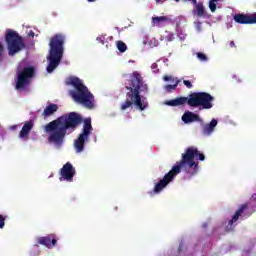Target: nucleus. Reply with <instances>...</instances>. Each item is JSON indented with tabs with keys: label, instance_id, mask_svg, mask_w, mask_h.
I'll use <instances>...</instances> for the list:
<instances>
[{
	"label": "nucleus",
	"instance_id": "cd10ccee",
	"mask_svg": "<svg viewBox=\"0 0 256 256\" xmlns=\"http://www.w3.org/2000/svg\"><path fill=\"white\" fill-rule=\"evenodd\" d=\"M163 81H169V83H175V81H179V80H177V78H174L173 76H164Z\"/></svg>",
	"mask_w": 256,
	"mask_h": 256
},
{
	"label": "nucleus",
	"instance_id": "9b49d317",
	"mask_svg": "<svg viewBox=\"0 0 256 256\" xmlns=\"http://www.w3.org/2000/svg\"><path fill=\"white\" fill-rule=\"evenodd\" d=\"M35 241L38 245L46 247V249H53L57 245V235L48 234L46 236L36 237Z\"/></svg>",
	"mask_w": 256,
	"mask_h": 256
},
{
	"label": "nucleus",
	"instance_id": "f8f14e48",
	"mask_svg": "<svg viewBox=\"0 0 256 256\" xmlns=\"http://www.w3.org/2000/svg\"><path fill=\"white\" fill-rule=\"evenodd\" d=\"M75 177V167L72 163L67 162L60 170V181L71 183Z\"/></svg>",
	"mask_w": 256,
	"mask_h": 256
},
{
	"label": "nucleus",
	"instance_id": "4be33fe9",
	"mask_svg": "<svg viewBox=\"0 0 256 256\" xmlns=\"http://www.w3.org/2000/svg\"><path fill=\"white\" fill-rule=\"evenodd\" d=\"M116 47L120 53H125V51H127V44L123 41H116Z\"/></svg>",
	"mask_w": 256,
	"mask_h": 256
},
{
	"label": "nucleus",
	"instance_id": "49530a36",
	"mask_svg": "<svg viewBox=\"0 0 256 256\" xmlns=\"http://www.w3.org/2000/svg\"><path fill=\"white\" fill-rule=\"evenodd\" d=\"M229 27H233V26L232 25H230V26L228 25V29H229Z\"/></svg>",
	"mask_w": 256,
	"mask_h": 256
},
{
	"label": "nucleus",
	"instance_id": "79ce46f5",
	"mask_svg": "<svg viewBox=\"0 0 256 256\" xmlns=\"http://www.w3.org/2000/svg\"><path fill=\"white\" fill-rule=\"evenodd\" d=\"M180 39L183 41L185 39V36H180Z\"/></svg>",
	"mask_w": 256,
	"mask_h": 256
},
{
	"label": "nucleus",
	"instance_id": "f257e3e1",
	"mask_svg": "<svg viewBox=\"0 0 256 256\" xmlns=\"http://www.w3.org/2000/svg\"><path fill=\"white\" fill-rule=\"evenodd\" d=\"M205 161V154H203L195 146H189L185 148L184 152L181 154V160L176 162L171 168V170L164 175L163 178L154 182V187L152 190L148 191L150 197H155V195H161L165 191L169 183H173V180L183 171L189 177H193L199 173V162Z\"/></svg>",
	"mask_w": 256,
	"mask_h": 256
},
{
	"label": "nucleus",
	"instance_id": "dca6fc26",
	"mask_svg": "<svg viewBox=\"0 0 256 256\" xmlns=\"http://www.w3.org/2000/svg\"><path fill=\"white\" fill-rule=\"evenodd\" d=\"M31 129H33V122H26L19 133V139L27 141V139H29Z\"/></svg>",
	"mask_w": 256,
	"mask_h": 256
},
{
	"label": "nucleus",
	"instance_id": "37998d69",
	"mask_svg": "<svg viewBox=\"0 0 256 256\" xmlns=\"http://www.w3.org/2000/svg\"><path fill=\"white\" fill-rule=\"evenodd\" d=\"M233 79H237V75H233Z\"/></svg>",
	"mask_w": 256,
	"mask_h": 256
},
{
	"label": "nucleus",
	"instance_id": "a19ab883",
	"mask_svg": "<svg viewBox=\"0 0 256 256\" xmlns=\"http://www.w3.org/2000/svg\"><path fill=\"white\" fill-rule=\"evenodd\" d=\"M188 1H192V3H197V0H188Z\"/></svg>",
	"mask_w": 256,
	"mask_h": 256
},
{
	"label": "nucleus",
	"instance_id": "b1692460",
	"mask_svg": "<svg viewBox=\"0 0 256 256\" xmlns=\"http://www.w3.org/2000/svg\"><path fill=\"white\" fill-rule=\"evenodd\" d=\"M194 19H195V21H194V27H195V29H196V31H197L198 33H201V32L203 31V27L201 26L202 23H201V21H199V18H194Z\"/></svg>",
	"mask_w": 256,
	"mask_h": 256
},
{
	"label": "nucleus",
	"instance_id": "f3484780",
	"mask_svg": "<svg viewBox=\"0 0 256 256\" xmlns=\"http://www.w3.org/2000/svg\"><path fill=\"white\" fill-rule=\"evenodd\" d=\"M58 110H59V106H57V104L50 103L45 107L43 111V116L51 117V115H53V113H57Z\"/></svg>",
	"mask_w": 256,
	"mask_h": 256
},
{
	"label": "nucleus",
	"instance_id": "2eb2a0df",
	"mask_svg": "<svg viewBox=\"0 0 256 256\" xmlns=\"http://www.w3.org/2000/svg\"><path fill=\"white\" fill-rule=\"evenodd\" d=\"M217 123V119H212L210 123L205 124L202 130L203 135H205V137H211V135H213V133L215 132Z\"/></svg>",
	"mask_w": 256,
	"mask_h": 256
},
{
	"label": "nucleus",
	"instance_id": "7ed1b4c3",
	"mask_svg": "<svg viewBox=\"0 0 256 256\" xmlns=\"http://www.w3.org/2000/svg\"><path fill=\"white\" fill-rule=\"evenodd\" d=\"M131 84L126 86L128 92L126 93V100L120 105L121 111L127 109H136V111H145L149 109V101L145 97L147 91V84L141 80V74L134 72L129 76Z\"/></svg>",
	"mask_w": 256,
	"mask_h": 256
},
{
	"label": "nucleus",
	"instance_id": "e433bc0d",
	"mask_svg": "<svg viewBox=\"0 0 256 256\" xmlns=\"http://www.w3.org/2000/svg\"><path fill=\"white\" fill-rule=\"evenodd\" d=\"M33 249H39V244H35V245L33 246Z\"/></svg>",
	"mask_w": 256,
	"mask_h": 256
},
{
	"label": "nucleus",
	"instance_id": "a18cd8bd",
	"mask_svg": "<svg viewBox=\"0 0 256 256\" xmlns=\"http://www.w3.org/2000/svg\"><path fill=\"white\" fill-rule=\"evenodd\" d=\"M176 1V3H179V0H175Z\"/></svg>",
	"mask_w": 256,
	"mask_h": 256
},
{
	"label": "nucleus",
	"instance_id": "72a5a7b5",
	"mask_svg": "<svg viewBox=\"0 0 256 256\" xmlns=\"http://www.w3.org/2000/svg\"><path fill=\"white\" fill-rule=\"evenodd\" d=\"M184 85H185L188 89H191V87H193V84H191V81H189V80H184Z\"/></svg>",
	"mask_w": 256,
	"mask_h": 256
},
{
	"label": "nucleus",
	"instance_id": "c03bdc74",
	"mask_svg": "<svg viewBox=\"0 0 256 256\" xmlns=\"http://www.w3.org/2000/svg\"><path fill=\"white\" fill-rule=\"evenodd\" d=\"M129 63H135L133 60H130Z\"/></svg>",
	"mask_w": 256,
	"mask_h": 256
},
{
	"label": "nucleus",
	"instance_id": "1a4fd4ad",
	"mask_svg": "<svg viewBox=\"0 0 256 256\" xmlns=\"http://www.w3.org/2000/svg\"><path fill=\"white\" fill-rule=\"evenodd\" d=\"M5 41L8 47V54L11 56L17 55L25 47L21 36L11 29L6 30Z\"/></svg>",
	"mask_w": 256,
	"mask_h": 256
},
{
	"label": "nucleus",
	"instance_id": "c9c22d12",
	"mask_svg": "<svg viewBox=\"0 0 256 256\" xmlns=\"http://www.w3.org/2000/svg\"><path fill=\"white\" fill-rule=\"evenodd\" d=\"M229 46H230V47H235V42L231 41V42L229 43Z\"/></svg>",
	"mask_w": 256,
	"mask_h": 256
},
{
	"label": "nucleus",
	"instance_id": "aec40b11",
	"mask_svg": "<svg viewBox=\"0 0 256 256\" xmlns=\"http://www.w3.org/2000/svg\"><path fill=\"white\" fill-rule=\"evenodd\" d=\"M143 45L153 48V47H157L159 45V41H157V39H155V38H149V37L145 36L143 38Z\"/></svg>",
	"mask_w": 256,
	"mask_h": 256
},
{
	"label": "nucleus",
	"instance_id": "473e14b6",
	"mask_svg": "<svg viewBox=\"0 0 256 256\" xmlns=\"http://www.w3.org/2000/svg\"><path fill=\"white\" fill-rule=\"evenodd\" d=\"M152 73H159V68L157 66V63H153L151 65Z\"/></svg>",
	"mask_w": 256,
	"mask_h": 256
},
{
	"label": "nucleus",
	"instance_id": "423d86ee",
	"mask_svg": "<svg viewBox=\"0 0 256 256\" xmlns=\"http://www.w3.org/2000/svg\"><path fill=\"white\" fill-rule=\"evenodd\" d=\"M64 43L65 35L62 34H57L50 40V50L47 56V73H53L56 67H59V63H61V59H63Z\"/></svg>",
	"mask_w": 256,
	"mask_h": 256
},
{
	"label": "nucleus",
	"instance_id": "4468645a",
	"mask_svg": "<svg viewBox=\"0 0 256 256\" xmlns=\"http://www.w3.org/2000/svg\"><path fill=\"white\" fill-rule=\"evenodd\" d=\"M182 121L185 124H189V123H203V118L199 117V115L191 112V111H187L182 115Z\"/></svg>",
	"mask_w": 256,
	"mask_h": 256
},
{
	"label": "nucleus",
	"instance_id": "ea45409f",
	"mask_svg": "<svg viewBox=\"0 0 256 256\" xmlns=\"http://www.w3.org/2000/svg\"><path fill=\"white\" fill-rule=\"evenodd\" d=\"M10 129H17V126H11Z\"/></svg>",
	"mask_w": 256,
	"mask_h": 256
},
{
	"label": "nucleus",
	"instance_id": "2f4dec72",
	"mask_svg": "<svg viewBox=\"0 0 256 256\" xmlns=\"http://www.w3.org/2000/svg\"><path fill=\"white\" fill-rule=\"evenodd\" d=\"M4 51H5V47L3 46V43L0 42V61L3 60Z\"/></svg>",
	"mask_w": 256,
	"mask_h": 256
},
{
	"label": "nucleus",
	"instance_id": "20e7f679",
	"mask_svg": "<svg viewBox=\"0 0 256 256\" xmlns=\"http://www.w3.org/2000/svg\"><path fill=\"white\" fill-rule=\"evenodd\" d=\"M66 83L74 87L73 90H70V95L76 103H80V105H83L86 109H95V97L89 92L87 86L83 84V80L71 76L66 79Z\"/></svg>",
	"mask_w": 256,
	"mask_h": 256
},
{
	"label": "nucleus",
	"instance_id": "a211bd4d",
	"mask_svg": "<svg viewBox=\"0 0 256 256\" xmlns=\"http://www.w3.org/2000/svg\"><path fill=\"white\" fill-rule=\"evenodd\" d=\"M223 1L225 0H209L208 7L211 13H215L217 9H223Z\"/></svg>",
	"mask_w": 256,
	"mask_h": 256
},
{
	"label": "nucleus",
	"instance_id": "412c9836",
	"mask_svg": "<svg viewBox=\"0 0 256 256\" xmlns=\"http://www.w3.org/2000/svg\"><path fill=\"white\" fill-rule=\"evenodd\" d=\"M234 21L235 23H240L241 25H248L247 15L245 14H235Z\"/></svg>",
	"mask_w": 256,
	"mask_h": 256
},
{
	"label": "nucleus",
	"instance_id": "f704fd0d",
	"mask_svg": "<svg viewBox=\"0 0 256 256\" xmlns=\"http://www.w3.org/2000/svg\"><path fill=\"white\" fill-rule=\"evenodd\" d=\"M27 35L28 37H35V32H33V30H27Z\"/></svg>",
	"mask_w": 256,
	"mask_h": 256
},
{
	"label": "nucleus",
	"instance_id": "6e6552de",
	"mask_svg": "<svg viewBox=\"0 0 256 256\" xmlns=\"http://www.w3.org/2000/svg\"><path fill=\"white\" fill-rule=\"evenodd\" d=\"M93 134V126L91 125V118L84 120L82 130L77 139L74 140L75 153H83L85 151V144L89 143V137Z\"/></svg>",
	"mask_w": 256,
	"mask_h": 256
},
{
	"label": "nucleus",
	"instance_id": "a878e982",
	"mask_svg": "<svg viewBox=\"0 0 256 256\" xmlns=\"http://www.w3.org/2000/svg\"><path fill=\"white\" fill-rule=\"evenodd\" d=\"M177 85H179V81L172 82L170 85L164 86L165 91H173L177 88Z\"/></svg>",
	"mask_w": 256,
	"mask_h": 256
},
{
	"label": "nucleus",
	"instance_id": "bb28decb",
	"mask_svg": "<svg viewBox=\"0 0 256 256\" xmlns=\"http://www.w3.org/2000/svg\"><path fill=\"white\" fill-rule=\"evenodd\" d=\"M248 25H255L256 24V13L247 15Z\"/></svg>",
	"mask_w": 256,
	"mask_h": 256
},
{
	"label": "nucleus",
	"instance_id": "f03ea898",
	"mask_svg": "<svg viewBox=\"0 0 256 256\" xmlns=\"http://www.w3.org/2000/svg\"><path fill=\"white\" fill-rule=\"evenodd\" d=\"M79 123H81V115L71 112L46 124L44 126V133L48 139L49 145H52L55 149H60L65 141L67 131L73 133Z\"/></svg>",
	"mask_w": 256,
	"mask_h": 256
},
{
	"label": "nucleus",
	"instance_id": "7c9ffc66",
	"mask_svg": "<svg viewBox=\"0 0 256 256\" xmlns=\"http://www.w3.org/2000/svg\"><path fill=\"white\" fill-rule=\"evenodd\" d=\"M5 219H7V217L0 214V229L5 227Z\"/></svg>",
	"mask_w": 256,
	"mask_h": 256
},
{
	"label": "nucleus",
	"instance_id": "ddd939ff",
	"mask_svg": "<svg viewBox=\"0 0 256 256\" xmlns=\"http://www.w3.org/2000/svg\"><path fill=\"white\" fill-rule=\"evenodd\" d=\"M194 9L192 11L194 19H205L207 17V10H205V6L203 3H193Z\"/></svg>",
	"mask_w": 256,
	"mask_h": 256
},
{
	"label": "nucleus",
	"instance_id": "4c0bfd02",
	"mask_svg": "<svg viewBox=\"0 0 256 256\" xmlns=\"http://www.w3.org/2000/svg\"><path fill=\"white\" fill-rule=\"evenodd\" d=\"M156 3H163L165 0H155Z\"/></svg>",
	"mask_w": 256,
	"mask_h": 256
},
{
	"label": "nucleus",
	"instance_id": "58836bf2",
	"mask_svg": "<svg viewBox=\"0 0 256 256\" xmlns=\"http://www.w3.org/2000/svg\"><path fill=\"white\" fill-rule=\"evenodd\" d=\"M88 3H95L97 0H87Z\"/></svg>",
	"mask_w": 256,
	"mask_h": 256
},
{
	"label": "nucleus",
	"instance_id": "0eeeda50",
	"mask_svg": "<svg viewBox=\"0 0 256 256\" xmlns=\"http://www.w3.org/2000/svg\"><path fill=\"white\" fill-rule=\"evenodd\" d=\"M35 75V68L26 66L21 62L18 66L17 77L15 79L17 91H25L31 85V79Z\"/></svg>",
	"mask_w": 256,
	"mask_h": 256
},
{
	"label": "nucleus",
	"instance_id": "c756f323",
	"mask_svg": "<svg viewBox=\"0 0 256 256\" xmlns=\"http://www.w3.org/2000/svg\"><path fill=\"white\" fill-rule=\"evenodd\" d=\"M197 59H199V61H207V55H205L201 52H198L197 53Z\"/></svg>",
	"mask_w": 256,
	"mask_h": 256
},
{
	"label": "nucleus",
	"instance_id": "9d476101",
	"mask_svg": "<svg viewBox=\"0 0 256 256\" xmlns=\"http://www.w3.org/2000/svg\"><path fill=\"white\" fill-rule=\"evenodd\" d=\"M255 205H256V193L252 195V197L250 198V202L240 206V208L237 210L235 215L228 222V225L226 226L227 231H233V229H235V225L237 221H239V217L243 215V211H245V209H248V207H252L253 211H256Z\"/></svg>",
	"mask_w": 256,
	"mask_h": 256
},
{
	"label": "nucleus",
	"instance_id": "6ab92c4d",
	"mask_svg": "<svg viewBox=\"0 0 256 256\" xmlns=\"http://www.w3.org/2000/svg\"><path fill=\"white\" fill-rule=\"evenodd\" d=\"M167 21L168 19L165 16L152 17V27H163Z\"/></svg>",
	"mask_w": 256,
	"mask_h": 256
},
{
	"label": "nucleus",
	"instance_id": "5701e85b",
	"mask_svg": "<svg viewBox=\"0 0 256 256\" xmlns=\"http://www.w3.org/2000/svg\"><path fill=\"white\" fill-rule=\"evenodd\" d=\"M163 39H165V41H173V39H175V35H173V33L169 32V31H165L163 34Z\"/></svg>",
	"mask_w": 256,
	"mask_h": 256
},
{
	"label": "nucleus",
	"instance_id": "39448f33",
	"mask_svg": "<svg viewBox=\"0 0 256 256\" xmlns=\"http://www.w3.org/2000/svg\"><path fill=\"white\" fill-rule=\"evenodd\" d=\"M213 101L215 98L207 92H194L188 97H179L170 101H167L165 105L169 107H179L181 105H189L190 107H202V109H213Z\"/></svg>",
	"mask_w": 256,
	"mask_h": 256
},
{
	"label": "nucleus",
	"instance_id": "c85d7f7f",
	"mask_svg": "<svg viewBox=\"0 0 256 256\" xmlns=\"http://www.w3.org/2000/svg\"><path fill=\"white\" fill-rule=\"evenodd\" d=\"M106 40L107 38H105V34H102L96 38V41H98V43H102V45H105Z\"/></svg>",
	"mask_w": 256,
	"mask_h": 256
},
{
	"label": "nucleus",
	"instance_id": "393cba45",
	"mask_svg": "<svg viewBox=\"0 0 256 256\" xmlns=\"http://www.w3.org/2000/svg\"><path fill=\"white\" fill-rule=\"evenodd\" d=\"M187 23V18L185 16H179L176 18V27H180V25H185Z\"/></svg>",
	"mask_w": 256,
	"mask_h": 256
}]
</instances>
